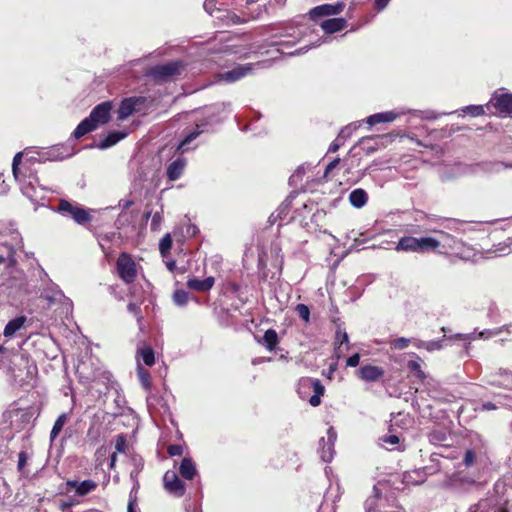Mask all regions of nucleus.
<instances>
[{"instance_id": "obj_1", "label": "nucleus", "mask_w": 512, "mask_h": 512, "mask_svg": "<svg viewBox=\"0 0 512 512\" xmlns=\"http://www.w3.org/2000/svg\"><path fill=\"white\" fill-rule=\"evenodd\" d=\"M23 153L18 152L12 162V172L15 180L20 185L21 192L32 202H38L43 197L40 195L42 189L37 186L38 179L35 172L26 163L20 167Z\"/></svg>"}, {"instance_id": "obj_2", "label": "nucleus", "mask_w": 512, "mask_h": 512, "mask_svg": "<svg viewBox=\"0 0 512 512\" xmlns=\"http://www.w3.org/2000/svg\"><path fill=\"white\" fill-rule=\"evenodd\" d=\"M112 103L105 101L95 106L90 115L82 120L73 132L75 139H80L91 131L95 130L99 125L106 124L110 120V112Z\"/></svg>"}, {"instance_id": "obj_3", "label": "nucleus", "mask_w": 512, "mask_h": 512, "mask_svg": "<svg viewBox=\"0 0 512 512\" xmlns=\"http://www.w3.org/2000/svg\"><path fill=\"white\" fill-rule=\"evenodd\" d=\"M440 246V241L433 237L416 238L412 236H404L399 239L395 246L396 251L427 253L436 250Z\"/></svg>"}, {"instance_id": "obj_4", "label": "nucleus", "mask_w": 512, "mask_h": 512, "mask_svg": "<svg viewBox=\"0 0 512 512\" xmlns=\"http://www.w3.org/2000/svg\"><path fill=\"white\" fill-rule=\"evenodd\" d=\"M297 392L302 399H308L311 406L317 407L321 403V396L325 392V387L319 379L303 377L299 380Z\"/></svg>"}, {"instance_id": "obj_5", "label": "nucleus", "mask_w": 512, "mask_h": 512, "mask_svg": "<svg viewBox=\"0 0 512 512\" xmlns=\"http://www.w3.org/2000/svg\"><path fill=\"white\" fill-rule=\"evenodd\" d=\"M220 122V119L215 118L214 112L209 114L205 120L197 123L195 127L188 131L183 140L179 143L177 149L181 152H187L191 149H195L197 145L191 146V143L198 138L201 134L205 132H209L211 130V127L215 124H218Z\"/></svg>"}, {"instance_id": "obj_6", "label": "nucleus", "mask_w": 512, "mask_h": 512, "mask_svg": "<svg viewBox=\"0 0 512 512\" xmlns=\"http://www.w3.org/2000/svg\"><path fill=\"white\" fill-rule=\"evenodd\" d=\"M269 65H270L269 61H259L256 63H247L244 65H237L233 69L219 74V78H220V80H222L226 83H233V82H236V81L244 78L247 75L252 74L255 69L266 68V67H269Z\"/></svg>"}, {"instance_id": "obj_7", "label": "nucleus", "mask_w": 512, "mask_h": 512, "mask_svg": "<svg viewBox=\"0 0 512 512\" xmlns=\"http://www.w3.org/2000/svg\"><path fill=\"white\" fill-rule=\"evenodd\" d=\"M57 211L63 216L72 218L77 224L83 225L91 221L89 211L77 203L62 199L59 202Z\"/></svg>"}, {"instance_id": "obj_8", "label": "nucleus", "mask_w": 512, "mask_h": 512, "mask_svg": "<svg viewBox=\"0 0 512 512\" xmlns=\"http://www.w3.org/2000/svg\"><path fill=\"white\" fill-rule=\"evenodd\" d=\"M116 270L120 279L126 284L133 283L137 277L136 263L132 257L125 252L118 256Z\"/></svg>"}, {"instance_id": "obj_9", "label": "nucleus", "mask_w": 512, "mask_h": 512, "mask_svg": "<svg viewBox=\"0 0 512 512\" xmlns=\"http://www.w3.org/2000/svg\"><path fill=\"white\" fill-rule=\"evenodd\" d=\"M337 438V433L333 427L328 428L327 430V439L322 437L319 441L320 449V457L324 462H331L334 456V444Z\"/></svg>"}, {"instance_id": "obj_10", "label": "nucleus", "mask_w": 512, "mask_h": 512, "mask_svg": "<svg viewBox=\"0 0 512 512\" xmlns=\"http://www.w3.org/2000/svg\"><path fill=\"white\" fill-rule=\"evenodd\" d=\"M345 8L344 1H338L335 4H322L312 8L309 11L310 18L312 20H317L324 16H333L340 14Z\"/></svg>"}, {"instance_id": "obj_11", "label": "nucleus", "mask_w": 512, "mask_h": 512, "mask_svg": "<svg viewBox=\"0 0 512 512\" xmlns=\"http://www.w3.org/2000/svg\"><path fill=\"white\" fill-rule=\"evenodd\" d=\"M163 482L165 489L175 497H182L185 493V485L175 471H167L164 474Z\"/></svg>"}, {"instance_id": "obj_12", "label": "nucleus", "mask_w": 512, "mask_h": 512, "mask_svg": "<svg viewBox=\"0 0 512 512\" xmlns=\"http://www.w3.org/2000/svg\"><path fill=\"white\" fill-rule=\"evenodd\" d=\"M490 103L501 114H512V94L496 91L492 95Z\"/></svg>"}, {"instance_id": "obj_13", "label": "nucleus", "mask_w": 512, "mask_h": 512, "mask_svg": "<svg viewBox=\"0 0 512 512\" xmlns=\"http://www.w3.org/2000/svg\"><path fill=\"white\" fill-rule=\"evenodd\" d=\"M28 319L26 316H17L10 320L4 327L3 336L5 338H13L15 336H21L22 331L26 329Z\"/></svg>"}, {"instance_id": "obj_14", "label": "nucleus", "mask_w": 512, "mask_h": 512, "mask_svg": "<svg viewBox=\"0 0 512 512\" xmlns=\"http://www.w3.org/2000/svg\"><path fill=\"white\" fill-rule=\"evenodd\" d=\"M68 491L74 490L78 496H85L97 488V483L93 480L87 479L81 482L77 480H68L66 482Z\"/></svg>"}, {"instance_id": "obj_15", "label": "nucleus", "mask_w": 512, "mask_h": 512, "mask_svg": "<svg viewBox=\"0 0 512 512\" xmlns=\"http://www.w3.org/2000/svg\"><path fill=\"white\" fill-rule=\"evenodd\" d=\"M384 373L383 368L374 365H363L358 370L359 378L366 382H375L379 380Z\"/></svg>"}, {"instance_id": "obj_16", "label": "nucleus", "mask_w": 512, "mask_h": 512, "mask_svg": "<svg viewBox=\"0 0 512 512\" xmlns=\"http://www.w3.org/2000/svg\"><path fill=\"white\" fill-rule=\"evenodd\" d=\"M181 64L179 62H170L163 65H158L153 69V76L156 78L164 79L167 77L179 74Z\"/></svg>"}, {"instance_id": "obj_17", "label": "nucleus", "mask_w": 512, "mask_h": 512, "mask_svg": "<svg viewBox=\"0 0 512 512\" xmlns=\"http://www.w3.org/2000/svg\"><path fill=\"white\" fill-rule=\"evenodd\" d=\"M13 240L15 241V245L5 244L4 249L5 253L0 254V264L7 263L8 265H13L16 263L15 259V246H22V238L18 233L13 236Z\"/></svg>"}, {"instance_id": "obj_18", "label": "nucleus", "mask_w": 512, "mask_h": 512, "mask_svg": "<svg viewBox=\"0 0 512 512\" xmlns=\"http://www.w3.org/2000/svg\"><path fill=\"white\" fill-rule=\"evenodd\" d=\"M402 113L396 112V111H386V112H380L375 113L368 118H366L365 122L369 126H374L376 124L380 123H390L395 121Z\"/></svg>"}, {"instance_id": "obj_19", "label": "nucleus", "mask_w": 512, "mask_h": 512, "mask_svg": "<svg viewBox=\"0 0 512 512\" xmlns=\"http://www.w3.org/2000/svg\"><path fill=\"white\" fill-rule=\"evenodd\" d=\"M347 26L345 18H330L321 22L320 27L326 34H333L343 30Z\"/></svg>"}, {"instance_id": "obj_20", "label": "nucleus", "mask_w": 512, "mask_h": 512, "mask_svg": "<svg viewBox=\"0 0 512 512\" xmlns=\"http://www.w3.org/2000/svg\"><path fill=\"white\" fill-rule=\"evenodd\" d=\"M186 166V160L184 158H177L172 161L166 171V175L170 181H175L180 178L184 168Z\"/></svg>"}, {"instance_id": "obj_21", "label": "nucleus", "mask_w": 512, "mask_h": 512, "mask_svg": "<svg viewBox=\"0 0 512 512\" xmlns=\"http://www.w3.org/2000/svg\"><path fill=\"white\" fill-rule=\"evenodd\" d=\"M215 283V279L212 276H209L203 280L192 278L187 281V286L191 290L206 292L209 291Z\"/></svg>"}, {"instance_id": "obj_22", "label": "nucleus", "mask_w": 512, "mask_h": 512, "mask_svg": "<svg viewBox=\"0 0 512 512\" xmlns=\"http://www.w3.org/2000/svg\"><path fill=\"white\" fill-rule=\"evenodd\" d=\"M130 463L133 466V469L130 472V478L133 481V489H137L138 484V476L144 467V460L139 455H132L130 458Z\"/></svg>"}, {"instance_id": "obj_23", "label": "nucleus", "mask_w": 512, "mask_h": 512, "mask_svg": "<svg viewBox=\"0 0 512 512\" xmlns=\"http://www.w3.org/2000/svg\"><path fill=\"white\" fill-rule=\"evenodd\" d=\"M138 100L125 98L121 101L119 109H118V118L120 120H125L133 113H136L135 103Z\"/></svg>"}, {"instance_id": "obj_24", "label": "nucleus", "mask_w": 512, "mask_h": 512, "mask_svg": "<svg viewBox=\"0 0 512 512\" xmlns=\"http://www.w3.org/2000/svg\"><path fill=\"white\" fill-rule=\"evenodd\" d=\"M126 135L127 134L125 132L112 131L97 144V147L102 150L110 148L117 144L120 140L124 139Z\"/></svg>"}, {"instance_id": "obj_25", "label": "nucleus", "mask_w": 512, "mask_h": 512, "mask_svg": "<svg viewBox=\"0 0 512 512\" xmlns=\"http://www.w3.org/2000/svg\"><path fill=\"white\" fill-rule=\"evenodd\" d=\"M349 201L355 208H362L368 201V194L364 189L357 188L349 194Z\"/></svg>"}, {"instance_id": "obj_26", "label": "nucleus", "mask_w": 512, "mask_h": 512, "mask_svg": "<svg viewBox=\"0 0 512 512\" xmlns=\"http://www.w3.org/2000/svg\"><path fill=\"white\" fill-rule=\"evenodd\" d=\"M181 476L187 480H192L196 473V467L191 458H183L179 467Z\"/></svg>"}, {"instance_id": "obj_27", "label": "nucleus", "mask_w": 512, "mask_h": 512, "mask_svg": "<svg viewBox=\"0 0 512 512\" xmlns=\"http://www.w3.org/2000/svg\"><path fill=\"white\" fill-rule=\"evenodd\" d=\"M260 343L265 346V348L272 352L275 350L276 346L279 343L278 334L274 329H268L265 331L264 336Z\"/></svg>"}, {"instance_id": "obj_28", "label": "nucleus", "mask_w": 512, "mask_h": 512, "mask_svg": "<svg viewBox=\"0 0 512 512\" xmlns=\"http://www.w3.org/2000/svg\"><path fill=\"white\" fill-rule=\"evenodd\" d=\"M416 358H417L416 360L408 361L407 368L413 374L414 377L419 379L421 382H425V380L428 378V376L422 370V367H421L422 359L418 356Z\"/></svg>"}, {"instance_id": "obj_29", "label": "nucleus", "mask_w": 512, "mask_h": 512, "mask_svg": "<svg viewBox=\"0 0 512 512\" xmlns=\"http://www.w3.org/2000/svg\"><path fill=\"white\" fill-rule=\"evenodd\" d=\"M443 341H444V339L430 340V341L416 340L414 342V345L418 349H424L428 352H433V351L441 350L443 348Z\"/></svg>"}, {"instance_id": "obj_30", "label": "nucleus", "mask_w": 512, "mask_h": 512, "mask_svg": "<svg viewBox=\"0 0 512 512\" xmlns=\"http://www.w3.org/2000/svg\"><path fill=\"white\" fill-rule=\"evenodd\" d=\"M138 356L142 359L145 365L152 366L155 363L154 351L150 346H145L138 349Z\"/></svg>"}, {"instance_id": "obj_31", "label": "nucleus", "mask_w": 512, "mask_h": 512, "mask_svg": "<svg viewBox=\"0 0 512 512\" xmlns=\"http://www.w3.org/2000/svg\"><path fill=\"white\" fill-rule=\"evenodd\" d=\"M67 419H68V416L66 413H62L61 415L58 416V418L54 422V425L50 432V440L51 441H54L56 439V437L59 435V433L63 429L64 425L66 424Z\"/></svg>"}, {"instance_id": "obj_32", "label": "nucleus", "mask_w": 512, "mask_h": 512, "mask_svg": "<svg viewBox=\"0 0 512 512\" xmlns=\"http://www.w3.org/2000/svg\"><path fill=\"white\" fill-rule=\"evenodd\" d=\"M511 325H503L502 327L494 329H486L478 333V337L482 339H488L500 335L503 331L509 332Z\"/></svg>"}, {"instance_id": "obj_33", "label": "nucleus", "mask_w": 512, "mask_h": 512, "mask_svg": "<svg viewBox=\"0 0 512 512\" xmlns=\"http://www.w3.org/2000/svg\"><path fill=\"white\" fill-rule=\"evenodd\" d=\"M137 374L139 381L144 387V389L149 390L151 387L150 373L146 369H144L139 363L137 365Z\"/></svg>"}, {"instance_id": "obj_34", "label": "nucleus", "mask_w": 512, "mask_h": 512, "mask_svg": "<svg viewBox=\"0 0 512 512\" xmlns=\"http://www.w3.org/2000/svg\"><path fill=\"white\" fill-rule=\"evenodd\" d=\"M42 296L50 303L57 302L63 297V293L56 286L46 289L42 292Z\"/></svg>"}, {"instance_id": "obj_35", "label": "nucleus", "mask_w": 512, "mask_h": 512, "mask_svg": "<svg viewBox=\"0 0 512 512\" xmlns=\"http://www.w3.org/2000/svg\"><path fill=\"white\" fill-rule=\"evenodd\" d=\"M429 441L434 445H441L447 440V434L442 430H433L428 435Z\"/></svg>"}, {"instance_id": "obj_36", "label": "nucleus", "mask_w": 512, "mask_h": 512, "mask_svg": "<svg viewBox=\"0 0 512 512\" xmlns=\"http://www.w3.org/2000/svg\"><path fill=\"white\" fill-rule=\"evenodd\" d=\"M359 126L360 124L358 123H350L340 130L338 136H340L344 141H346L359 128Z\"/></svg>"}, {"instance_id": "obj_37", "label": "nucleus", "mask_w": 512, "mask_h": 512, "mask_svg": "<svg viewBox=\"0 0 512 512\" xmlns=\"http://www.w3.org/2000/svg\"><path fill=\"white\" fill-rule=\"evenodd\" d=\"M411 340L406 337H399L390 342V347L394 350H403L409 346Z\"/></svg>"}, {"instance_id": "obj_38", "label": "nucleus", "mask_w": 512, "mask_h": 512, "mask_svg": "<svg viewBox=\"0 0 512 512\" xmlns=\"http://www.w3.org/2000/svg\"><path fill=\"white\" fill-rule=\"evenodd\" d=\"M173 301L177 306H185L188 302V293L184 290H176L173 294Z\"/></svg>"}, {"instance_id": "obj_39", "label": "nucleus", "mask_w": 512, "mask_h": 512, "mask_svg": "<svg viewBox=\"0 0 512 512\" xmlns=\"http://www.w3.org/2000/svg\"><path fill=\"white\" fill-rule=\"evenodd\" d=\"M463 113H468L473 117L481 116L485 113L484 106L482 105H469L461 110Z\"/></svg>"}, {"instance_id": "obj_40", "label": "nucleus", "mask_w": 512, "mask_h": 512, "mask_svg": "<svg viewBox=\"0 0 512 512\" xmlns=\"http://www.w3.org/2000/svg\"><path fill=\"white\" fill-rule=\"evenodd\" d=\"M295 311L299 315V317L304 320L306 323L310 321V309L305 304H297L295 307Z\"/></svg>"}, {"instance_id": "obj_41", "label": "nucleus", "mask_w": 512, "mask_h": 512, "mask_svg": "<svg viewBox=\"0 0 512 512\" xmlns=\"http://www.w3.org/2000/svg\"><path fill=\"white\" fill-rule=\"evenodd\" d=\"M373 492H374V495L372 497H369L365 501L366 512H373L376 501L379 499V489L377 486L373 487Z\"/></svg>"}, {"instance_id": "obj_42", "label": "nucleus", "mask_w": 512, "mask_h": 512, "mask_svg": "<svg viewBox=\"0 0 512 512\" xmlns=\"http://www.w3.org/2000/svg\"><path fill=\"white\" fill-rule=\"evenodd\" d=\"M127 448V440L125 435L119 434L115 438V452L114 453H125Z\"/></svg>"}, {"instance_id": "obj_43", "label": "nucleus", "mask_w": 512, "mask_h": 512, "mask_svg": "<svg viewBox=\"0 0 512 512\" xmlns=\"http://www.w3.org/2000/svg\"><path fill=\"white\" fill-rule=\"evenodd\" d=\"M171 246H172L171 237L169 234H166L160 240V243H159V250H160L161 254L164 255L165 253H167L170 250Z\"/></svg>"}, {"instance_id": "obj_44", "label": "nucleus", "mask_w": 512, "mask_h": 512, "mask_svg": "<svg viewBox=\"0 0 512 512\" xmlns=\"http://www.w3.org/2000/svg\"><path fill=\"white\" fill-rule=\"evenodd\" d=\"M415 115L422 119H427V120H436L440 116L439 113H436L435 111H432V110L416 111Z\"/></svg>"}, {"instance_id": "obj_45", "label": "nucleus", "mask_w": 512, "mask_h": 512, "mask_svg": "<svg viewBox=\"0 0 512 512\" xmlns=\"http://www.w3.org/2000/svg\"><path fill=\"white\" fill-rule=\"evenodd\" d=\"M336 344H339V345L346 344V349L349 348V345H348V334L345 331L338 330L336 332Z\"/></svg>"}, {"instance_id": "obj_46", "label": "nucleus", "mask_w": 512, "mask_h": 512, "mask_svg": "<svg viewBox=\"0 0 512 512\" xmlns=\"http://www.w3.org/2000/svg\"><path fill=\"white\" fill-rule=\"evenodd\" d=\"M345 141L337 135L336 139L330 144L328 152L335 153L339 148L344 145Z\"/></svg>"}, {"instance_id": "obj_47", "label": "nucleus", "mask_w": 512, "mask_h": 512, "mask_svg": "<svg viewBox=\"0 0 512 512\" xmlns=\"http://www.w3.org/2000/svg\"><path fill=\"white\" fill-rule=\"evenodd\" d=\"M383 444L394 446L399 443V437L397 435H385L380 438Z\"/></svg>"}, {"instance_id": "obj_48", "label": "nucleus", "mask_w": 512, "mask_h": 512, "mask_svg": "<svg viewBox=\"0 0 512 512\" xmlns=\"http://www.w3.org/2000/svg\"><path fill=\"white\" fill-rule=\"evenodd\" d=\"M475 462V453L472 450H467L464 454L463 463L465 466L470 467Z\"/></svg>"}, {"instance_id": "obj_49", "label": "nucleus", "mask_w": 512, "mask_h": 512, "mask_svg": "<svg viewBox=\"0 0 512 512\" xmlns=\"http://www.w3.org/2000/svg\"><path fill=\"white\" fill-rule=\"evenodd\" d=\"M311 47L310 46H304V47H301L293 52H285L284 49H281V48H278L277 49V52L280 53V54H287L289 56H294V55H300V54H304L306 53Z\"/></svg>"}, {"instance_id": "obj_50", "label": "nucleus", "mask_w": 512, "mask_h": 512, "mask_svg": "<svg viewBox=\"0 0 512 512\" xmlns=\"http://www.w3.org/2000/svg\"><path fill=\"white\" fill-rule=\"evenodd\" d=\"M161 222H162V216H161V213L159 212H155L153 215H152V220H151V229L152 230H158L160 225H161Z\"/></svg>"}, {"instance_id": "obj_51", "label": "nucleus", "mask_w": 512, "mask_h": 512, "mask_svg": "<svg viewBox=\"0 0 512 512\" xmlns=\"http://www.w3.org/2000/svg\"><path fill=\"white\" fill-rule=\"evenodd\" d=\"M129 98L139 100L135 103L136 112H142L145 109V103L147 101L146 97L134 96Z\"/></svg>"}, {"instance_id": "obj_52", "label": "nucleus", "mask_w": 512, "mask_h": 512, "mask_svg": "<svg viewBox=\"0 0 512 512\" xmlns=\"http://www.w3.org/2000/svg\"><path fill=\"white\" fill-rule=\"evenodd\" d=\"M168 453L170 456H179L183 453V448L180 445H170L168 447Z\"/></svg>"}, {"instance_id": "obj_53", "label": "nucleus", "mask_w": 512, "mask_h": 512, "mask_svg": "<svg viewBox=\"0 0 512 512\" xmlns=\"http://www.w3.org/2000/svg\"><path fill=\"white\" fill-rule=\"evenodd\" d=\"M359 361H360V355L358 353H355L353 355H351L347 361H346V365L348 367H356L358 366L359 364Z\"/></svg>"}, {"instance_id": "obj_54", "label": "nucleus", "mask_w": 512, "mask_h": 512, "mask_svg": "<svg viewBox=\"0 0 512 512\" xmlns=\"http://www.w3.org/2000/svg\"><path fill=\"white\" fill-rule=\"evenodd\" d=\"M26 461H27V455L24 451H21L18 455V469L19 470H22L25 467Z\"/></svg>"}, {"instance_id": "obj_55", "label": "nucleus", "mask_w": 512, "mask_h": 512, "mask_svg": "<svg viewBox=\"0 0 512 512\" xmlns=\"http://www.w3.org/2000/svg\"><path fill=\"white\" fill-rule=\"evenodd\" d=\"M132 205L133 201L129 199H121L119 201V207L122 209V211L129 209Z\"/></svg>"}, {"instance_id": "obj_56", "label": "nucleus", "mask_w": 512, "mask_h": 512, "mask_svg": "<svg viewBox=\"0 0 512 512\" xmlns=\"http://www.w3.org/2000/svg\"><path fill=\"white\" fill-rule=\"evenodd\" d=\"M390 0H375V7L378 11L384 10L389 4Z\"/></svg>"}, {"instance_id": "obj_57", "label": "nucleus", "mask_w": 512, "mask_h": 512, "mask_svg": "<svg viewBox=\"0 0 512 512\" xmlns=\"http://www.w3.org/2000/svg\"><path fill=\"white\" fill-rule=\"evenodd\" d=\"M129 312L133 313L135 316H138L140 313V307L136 303H129L127 306Z\"/></svg>"}, {"instance_id": "obj_58", "label": "nucleus", "mask_w": 512, "mask_h": 512, "mask_svg": "<svg viewBox=\"0 0 512 512\" xmlns=\"http://www.w3.org/2000/svg\"><path fill=\"white\" fill-rule=\"evenodd\" d=\"M98 433L94 431V429L91 427L89 428L87 432V438L91 440V443L94 444L97 441Z\"/></svg>"}, {"instance_id": "obj_59", "label": "nucleus", "mask_w": 512, "mask_h": 512, "mask_svg": "<svg viewBox=\"0 0 512 512\" xmlns=\"http://www.w3.org/2000/svg\"><path fill=\"white\" fill-rule=\"evenodd\" d=\"M481 409L484 411H491V410H496L497 406L493 402L488 401V402L482 403Z\"/></svg>"}, {"instance_id": "obj_60", "label": "nucleus", "mask_w": 512, "mask_h": 512, "mask_svg": "<svg viewBox=\"0 0 512 512\" xmlns=\"http://www.w3.org/2000/svg\"><path fill=\"white\" fill-rule=\"evenodd\" d=\"M8 192V185L3 179V175L0 174V195H5Z\"/></svg>"}, {"instance_id": "obj_61", "label": "nucleus", "mask_w": 512, "mask_h": 512, "mask_svg": "<svg viewBox=\"0 0 512 512\" xmlns=\"http://www.w3.org/2000/svg\"><path fill=\"white\" fill-rule=\"evenodd\" d=\"M136 507H137L136 499H132L130 497L128 506H127V512H137Z\"/></svg>"}, {"instance_id": "obj_62", "label": "nucleus", "mask_w": 512, "mask_h": 512, "mask_svg": "<svg viewBox=\"0 0 512 512\" xmlns=\"http://www.w3.org/2000/svg\"><path fill=\"white\" fill-rule=\"evenodd\" d=\"M340 162V158H335L333 161H331L325 169L326 173H329L332 169H334Z\"/></svg>"}, {"instance_id": "obj_63", "label": "nucleus", "mask_w": 512, "mask_h": 512, "mask_svg": "<svg viewBox=\"0 0 512 512\" xmlns=\"http://www.w3.org/2000/svg\"><path fill=\"white\" fill-rule=\"evenodd\" d=\"M318 512H335V507L333 505L322 504Z\"/></svg>"}, {"instance_id": "obj_64", "label": "nucleus", "mask_w": 512, "mask_h": 512, "mask_svg": "<svg viewBox=\"0 0 512 512\" xmlns=\"http://www.w3.org/2000/svg\"><path fill=\"white\" fill-rule=\"evenodd\" d=\"M294 44H295V41H280V42H275V45L280 46V47H284V48L292 47Z\"/></svg>"}]
</instances>
